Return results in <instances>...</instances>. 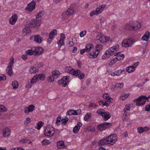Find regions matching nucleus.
<instances>
[{"instance_id":"obj_19","label":"nucleus","mask_w":150,"mask_h":150,"mask_svg":"<svg viewBox=\"0 0 150 150\" xmlns=\"http://www.w3.org/2000/svg\"><path fill=\"white\" fill-rule=\"evenodd\" d=\"M77 112V110H74L70 109L69 110L67 113V115H77L79 114Z\"/></svg>"},{"instance_id":"obj_7","label":"nucleus","mask_w":150,"mask_h":150,"mask_svg":"<svg viewBox=\"0 0 150 150\" xmlns=\"http://www.w3.org/2000/svg\"><path fill=\"white\" fill-rule=\"evenodd\" d=\"M41 23V20L36 18L35 19L31 20L29 26L31 27L39 26L40 25Z\"/></svg>"},{"instance_id":"obj_1","label":"nucleus","mask_w":150,"mask_h":150,"mask_svg":"<svg viewBox=\"0 0 150 150\" xmlns=\"http://www.w3.org/2000/svg\"><path fill=\"white\" fill-rule=\"evenodd\" d=\"M119 49V45H116L107 50L105 54L102 56V58L103 59H105L109 58L111 56L114 55L116 56V58L118 61L122 60L125 57L124 54L118 52L115 54V52L117 51Z\"/></svg>"},{"instance_id":"obj_13","label":"nucleus","mask_w":150,"mask_h":150,"mask_svg":"<svg viewBox=\"0 0 150 150\" xmlns=\"http://www.w3.org/2000/svg\"><path fill=\"white\" fill-rule=\"evenodd\" d=\"M34 52L36 54L38 55H39L42 54L44 52V49L41 47H34Z\"/></svg>"},{"instance_id":"obj_49","label":"nucleus","mask_w":150,"mask_h":150,"mask_svg":"<svg viewBox=\"0 0 150 150\" xmlns=\"http://www.w3.org/2000/svg\"><path fill=\"white\" fill-rule=\"evenodd\" d=\"M6 111V109L4 106L0 104V112H5Z\"/></svg>"},{"instance_id":"obj_61","label":"nucleus","mask_w":150,"mask_h":150,"mask_svg":"<svg viewBox=\"0 0 150 150\" xmlns=\"http://www.w3.org/2000/svg\"><path fill=\"white\" fill-rule=\"evenodd\" d=\"M137 131L139 133H141L144 132V131H143V127H138L137 128Z\"/></svg>"},{"instance_id":"obj_42","label":"nucleus","mask_w":150,"mask_h":150,"mask_svg":"<svg viewBox=\"0 0 150 150\" xmlns=\"http://www.w3.org/2000/svg\"><path fill=\"white\" fill-rule=\"evenodd\" d=\"M57 32V30L55 29L52 30L50 33L49 36L51 38H54V36L56 35Z\"/></svg>"},{"instance_id":"obj_64","label":"nucleus","mask_w":150,"mask_h":150,"mask_svg":"<svg viewBox=\"0 0 150 150\" xmlns=\"http://www.w3.org/2000/svg\"><path fill=\"white\" fill-rule=\"evenodd\" d=\"M72 69V68L71 67H67L65 68V71L67 72H69V71Z\"/></svg>"},{"instance_id":"obj_12","label":"nucleus","mask_w":150,"mask_h":150,"mask_svg":"<svg viewBox=\"0 0 150 150\" xmlns=\"http://www.w3.org/2000/svg\"><path fill=\"white\" fill-rule=\"evenodd\" d=\"M98 54V52H97L95 50L93 49L91 52L88 53L87 55L90 58L94 59L96 58Z\"/></svg>"},{"instance_id":"obj_43","label":"nucleus","mask_w":150,"mask_h":150,"mask_svg":"<svg viewBox=\"0 0 150 150\" xmlns=\"http://www.w3.org/2000/svg\"><path fill=\"white\" fill-rule=\"evenodd\" d=\"M122 71L118 70L116 71L114 73H112L111 74L112 76H114L115 75L119 76L122 73Z\"/></svg>"},{"instance_id":"obj_63","label":"nucleus","mask_w":150,"mask_h":150,"mask_svg":"<svg viewBox=\"0 0 150 150\" xmlns=\"http://www.w3.org/2000/svg\"><path fill=\"white\" fill-rule=\"evenodd\" d=\"M28 141L26 139H23L20 141V143L21 144H24L27 143Z\"/></svg>"},{"instance_id":"obj_3","label":"nucleus","mask_w":150,"mask_h":150,"mask_svg":"<svg viewBox=\"0 0 150 150\" xmlns=\"http://www.w3.org/2000/svg\"><path fill=\"white\" fill-rule=\"evenodd\" d=\"M146 101L150 102V95L147 97L145 96L141 95L134 100V102L136 103H140L141 102V103H145Z\"/></svg>"},{"instance_id":"obj_47","label":"nucleus","mask_w":150,"mask_h":150,"mask_svg":"<svg viewBox=\"0 0 150 150\" xmlns=\"http://www.w3.org/2000/svg\"><path fill=\"white\" fill-rule=\"evenodd\" d=\"M123 85L124 83H117L116 84L115 86L117 88H122Z\"/></svg>"},{"instance_id":"obj_29","label":"nucleus","mask_w":150,"mask_h":150,"mask_svg":"<svg viewBox=\"0 0 150 150\" xmlns=\"http://www.w3.org/2000/svg\"><path fill=\"white\" fill-rule=\"evenodd\" d=\"M135 70V67L134 66H129L126 69V71L130 73L133 72Z\"/></svg>"},{"instance_id":"obj_4","label":"nucleus","mask_w":150,"mask_h":150,"mask_svg":"<svg viewBox=\"0 0 150 150\" xmlns=\"http://www.w3.org/2000/svg\"><path fill=\"white\" fill-rule=\"evenodd\" d=\"M69 78L70 77L68 76L63 77L61 79L58 81L59 85L63 87H66L69 82Z\"/></svg>"},{"instance_id":"obj_30","label":"nucleus","mask_w":150,"mask_h":150,"mask_svg":"<svg viewBox=\"0 0 150 150\" xmlns=\"http://www.w3.org/2000/svg\"><path fill=\"white\" fill-rule=\"evenodd\" d=\"M109 38L110 39V38ZM98 40L100 41V42L101 43H104L105 41V42H107L109 40L108 38L107 37H104L102 35V36H101L100 38Z\"/></svg>"},{"instance_id":"obj_56","label":"nucleus","mask_w":150,"mask_h":150,"mask_svg":"<svg viewBox=\"0 0 150 150\" xmlns=\"http://www.w3.org/2000/svg\"><path fill=\"white\" fill-rule=\"evenodd\" d=\"M61 120H62L61 117H58L57 118V121L56 123L58 125H60V124Z\"/></svg>"},{"instance_id":"obj_22","label":"nucleus","mask_w":150,"mask_h":150,"mask_svg":"<svg viewBox=\"0 0 150 150\" xmlns=\"http://www.w3.org/2000/svg\"><path fill=\"white\" fill-rule=\"evenodd\" d=\"M106 6V4H103L100 6L96 8V10H97L99 14L100 13L103 11Z\"/></svg>"},{"instance_id":"obj_25","label":"nucleus","mask_w":150,"mask_h":150,"mask_svg":"<svg viewBox=\"0 0 150 150\" xmlns=\"http://www.w3.org/2000/svg\"><path fill=\"white\" fill-rule=\"evenodd\" d=\"M23 34L25 35H27L30 32V29L29 28L28 26L25 27L23 30Z\"/></svg>"},{"instance_id":"obj_16","label":"nucleus","mask_w":150,"mask_h":150,"mask_svg":"<svg viewBox=\"0 0 150 150\" xmlns=\"http://www.w3.org/2000/svg\"><path fill=\"white\" fill-rule=\"evenodd\" d=\"M10 130L8 127H5L3 130V134L4 137H8L10 134Z\"/></svg>"},{"instance_id":"obj_15","label":"nucleus","mask_w":150,"mask_h":150,"mask_svg":"<svg viewBox=\"0 0 150 150\" xmlns=\"http://www.w3.org/2000/svg\"><path fill=\"white\" fill-rule=\"evenodd\" d=\"M18 19L17 15L16 14L13 15L12 16L9 20L10 23L12 25H14Z\"/></svg>"},{"instance_id":"obj_31","label":"nucleus","mask_w":150,"mask_h":150,"mask_svg":"<svg viewBox=\"0 0 150 150\" xmlns=\"http://www.w3.org/2000/svg\"><path fill=\"white\" fill-rule=\"evenodd\" d=\"M35 75L37 76V77H38V80L40 79L41 80L43 81L45 79V76L44 74H37Z\"/></svg>"},{"instance_id":"obj_5","label":"nucleus","mask_w":150,"mask_h":150,"mask_svg":"<svg viewBox=\"0 0 150 150\" xmlns=\"http://www.w3.org/2000/svg\"><path fill=\"white\" fill-rule=\"evenodd\" d=\"M53 129H54L51 126L46 127L44 132V134L45 135L49 137L52 136L54 133Z\"/></svg>"},{"instance_id":"obj_52","label":"nucleus","mask_w":150,"mask_h":150,"mask_svg":"<svg viewBox=\"0 0 150 150\" xmlns=\"http://www.w3.org/2000/svg\"><path fill=\"white\" fill-rule=\"evenodd\" d=\"M33 85V83H31V81H30V82L28 81L26 85V88H30L32 87Z\"/></svg>"},{"instance_id":"obj_10","label":"nucleus","mask_w":150,"mask_h":150,"mask_svg":"<svg viewBox=\"0 0 150 150\" xmlns=\"http://www.w3.org/2000/svg\"><path fill=\"white\" fill-rule=\"evenodd\" d=\"M14 62L13 59L11 60V62L9 63V65H8L6 69V72L8 76H11L13 74V72L12 70V66Z\"/></svg>"},{"instance_id":"obj_54","label":"nucleus","mask_w":150,"mask_h":150,"mask_svg":"<svg viewBox=\"0 0 150 150\" xmlns=\"http://www.w3.org/2000/svg\"><path fill=\"white\" fill-rule=\"evenodd\" d=\"M49 141L46 139H43L42 142V144L43 145H47L49 144Z\"/></svg>"},{"instance_id":"obj_39","label":"nucleus","mask_w":150,"mask_h":150,"mask_svg":"<svg viewBox=\"0 0 150 150\" xmlns=\"http://www.w3.org/2000/svg\"><path fill=\"white\" fill-rule=\"evenodd\" d=\"M44 15V13L43 12H40L36 15V17L38 18L39 19L41 20V18Z\"/></svg>"},{"instance_id":"obj_8","label":"nucleus","mask_w":150,"mask_h":150,"mask_svg":"<svg viewBox=\"0 0 150 150\" xmlns=\"http://www.w3.org/2000/svg\"><path fill=\"white\" fill-rule=\"evenodd\" d=\"M111 125V123L105 122L104 123L99 125L97 127V128L99 131H102L109 128Z\"/></svg>"},{"instance_id":"obj_26","label":"nucleus","mask_w":150,"mask_h":150,"mask_svg":"<svg viewBox=\"0 0 150 150\" xmlns=\"http://www.w3.org/2000/svg\"><path fill=\"white\" fill-rule=\"evenodd\" d=\"M102 117H103L104 120L106 121L110 118L111 115L109 112H106Z\"/></svg>"},{"instance_id":"obj_45","label":"nucleus","mask_w":150,"mask_h":150,"mask_svg":"<svg viewBox=\"0 0 150 150\" xmlns=\"http://www.w3.org/2000/svg\"><path fill=\"white\" fill-rule=\"evenodd\" d=\"M64 40H59L58 44L59 45L58 47L59 49L61 48L62 46L64 45Z\"/></svg>"},{"instance_id":"obj_6","label":"nucleus","mask_w":150,"mask_h":150,"mask_svg":"<svg viewBox=\"0 0 150 150\" xmlns=\"http://www.w3.org/2000/svg\"><path fill=\"white\" fill-rule=\"evenodd\" d=\"M134 42L132 38H127L123 41L122 45L123 47H131Z\"/></svg>"},{"instance_id":"obj_58","label":"nucleus","mask_w":150,"mask_h":150,"mask_svg":"<svg viewBox=\"0 0 150 150\" xmlns=\"http://www.w3.org/2000/svg\"><path fill=\"white\" fill-rule=\"evenodd\" d=\"M145 111L149 112H150V105H146L144 108Z\"/></svg>"},{"instance_id":"obj_51","label":"nucleus","mask_w":150,"mask_h":150,"mask_svg":"<svg viewBox=\"0 0 150 150\" xmlns=\"http://www.w3.org/2000/svg\"><path fill=\"white\" fill-rule=\"evenodd\" d=\"M105 112L103 110H98L97 112L100 115L103 116L104 115Z\"/></svg>"},{"instance_id":"obj_2","label":"nucleus","mask_w":150,"mask_h":150,"mask_svg":"<svg viewBox=\"0 0 150 150\" xmlns=\"http://www.w3.org/2000/svg\"><path fill=\"white\" fill-rule=\"evenodd\" d=\"M117 138L116 134H113L100 140L99 142L98 145H112L117 141Z\"/></svg>"},{"instance_id":"obj_59","label":"nucleus","mask_w":150,"mask_h":150,"mask_svg":"<svg viewBox=\"0 0 150 150\" xmlns=\"http://www.w3.org/2000/svg\"><path fill=\"white\" fill-rule=\"evenodd\" d=\"M30 121V119L29 117H27L26 118L25 121L24 122V123L25 125H27L29 123Z\"/></svg>"},{"instance_id":"obj_48","label":"nucleus","mask_w":150,"mask_h":150,"mask_svg":"<svg viewBox=\"0 0 150 150\" xmlns=\"http://www.w3.org/2000/svg\"><path fill=\"white\" fill-rule=\"evenodd\" d=\"M55 77L52 75L49 76L47 78V80L50 82H52L54 80Z\"/></svg>"},{"instance_id":"obj_9","label":"nucleus","mask_w":150,"mask_h":150,"mask_svg":"<svg viewBox=\"0 0 150 150\" xmlns=\"http://www.w3.org/2000/svg\"><path fill=\"white\" fill-rule=\"evenodd\" d=\"M103 97L104 99L105 100V101L104 102L103 101H99V102L100 103L101 102L102 103H107V102H108L109 103L112 102L113 99L111 98L109 95L108 93H105L104 94L103 96Z\"/></svg>"},{"instance_id":"obj_40","label":"nucleus","mask_w":150,"mask_h":150,"mask_svg":"<svg viewBox=\"0 0 150 150\" xmlns=\"http://www.w3.org/2000/svg\"><path fill=\"white\" fill-rule=\"evenodd\" d=\"M129 94L130 93H128L126 94H125L123 95L120 96V99L122 100H125L129 96Z\"/></svg>"},{"instance_id":"obj_11","label":"nucleus","mask_w":150,"mask_h":150,"mask_svg":"<svg viewBox=\"0 0 150 150\" xmlns=\"http://www.w3.org/2000/svg\"><path fill=\"white\" fill-rule=\"evenodd\" d=\"M35 1L33 0L28 4V7L25 8L26 10L30 12L32 11L35 8Z\"/></svg>"},{"instance_id":"obj_62","label":"nucleus","mask_w":150,"mask_h":150,"mask_svg":"<svg viewBox=\"0 0 150 150\" xmlns=\"http://www.w3.org/2000/svg\"><path fill=\"white\" fill-rule=\"evenodd\" d=\"M102 34L100 33H98L97 35L96 38L97 40H99Z\"/></svg>"},{"instance_id":"obj_32","label":"nucleus","mask_w":150,"mask_h":150,"mask_svg":"<svg viewBox=\"0 0 150 150\" xmlns=\"http://www.w3.org/2000/svg\"><path fill=\"white\" fill-rule=\"evenodd\" d=\"M103 46L101 45H98L96 46L95 51L99 54L100 51L103 49Z\"/></svg>"},{"instance_id":"obj_41","label":"nucleus","mask_w":150,"mask_h":150,"mask_svg":"<svg viewBox=\"0 0 150 150\" xmlns=\"http://www.w3.org/2000/svg\"><path fill=\"white\" fill-rule=\"evenodd\" d=\"M37 76L36 75L34 76L31 80V83H33V84L38 82L39 80L38 79V77H37Z\"/></svg>"},{"instance_id":"obj_33","label":"nucleus","mask_w":150,"mask_h":150,"mask_svg":"<svg viewBox=\"0 0 150 150\" xmlns=\"http://www.w3.org/2000/svg\"><path fill=\"white\" fill-rule=\"evenodd\" d=\"M57 146L59 148H62L64 147V143L63 141H60L57 143Z\"/></svg>"},{"instance_id":"obj_21","label":"nucleus","mask_w":150,"mask_h":150,"mask_svg":"<svg viewBox=\"0 0 150 150\" xmlns=\"http://www.w3.org/2000/svg\"><path fill=\"white\" fill-rule=\"evenodd\" d=\"M93 48V45L91 43H89L86 45L85 49L87 52H88L91 50Z\"/></svg>"},{"instance_id":"obj_53","label":"nucleus","mask_w":150,"mask_h":150,"mask_svg":"<svg viewBox=\"0 0 150 150\" xmlns=\"http://www.w3.org/2000/svg\"><path fill=\"white\" fill-rule=\"evenodd\" d=\"M68 121V118L67 117H65L64 118L62 119V124L65 125Z\"/></svg>"},{"instance_id":"obj_14","label":"nucleus","mask_w":150,"mask_h":150,"mask_svg":"<svg viewBox=\"0 0 150 150\" xmlns=\"http://www.w3.org/2000/svg\"><path fill=\"white\" fill-rule=\"evenodd\" d=\"M35 108V106L33 105H29L28 107H25L24 108V113L28 114L30 112H32Z\"/></svg>"},{"instance_id":"obj_44","label":"nucleus","mask_w":150,"mask_h":150,"mask_svg":"<svg viewBox=\"0 0 150 150\" xmlns=\"http://www.w3.org/2000/svg\"><path fill=\"white\" fill-rule=\"evenodd\" d=\"M43 122L42 121H39L38 123L37 127H36L35 128L38 130H39L40 129L41 127L43 126Z\"/></svg>"},{"instance_id":"obj_17","label":"nucleus","mask_w":150,"mask_h":150,"mask_svg":"<svg viewBox=\"0 0 150 150\" xmlns=\"http://www.w3.org/2000/svg\"><path fill=\"white\" fill-rule=\"evenodd\" d=\"M132 25V30H136L140 28L141 26L140 23L138 22H137Z\"/></svg>"},{"instance_id":"obj_24","label":"nucleus","mask_w":150,"mask_h":150,"mask_svg":"<svg viewBox=\"0 0 150 150\" xmlns=\"http://www.w3.org/2000/svg\"><path fill=\"white\" fill-rule=\"evenodd\" d=\"M38 69L33 66L31 67L29 69V72L31 74L35 73L38 72Z\"/></svg>"},{"instance_id":"obj_34","label":"nucleus","mask_w":150,"mask_h":150,"mask_svg":"<svg viewBox=\"0 0 150 150\" xmlns=\"http://www.w3.org/2000/svg\"><path fill=\"white\" fill-rule=\"evenodd\" d=\"M52 75L54 76L55 78L58 77L60 75V73L57 70L53 71L52 72Z\"/></svg>"},{"instance_id":"obj_46","label":"nucleus","mask_w":150,"mask_h":150,"mask_svg":"<svg viewBox=\"0 0 150 150\" xmlns=\"http://www.w3.org/2000/svg\"><path fill=\"white\" fill-rule=\"evenodd\" d=\"M78 75L76 76H78V77L79 79H83L84 76V74L82 72H81L80 71V72L79 73H77Z\"/></svg>"},{"instance_id":"obj_60","label":"nucleus","mask_w":150,"mask_h":150,"mask_svg":"<svg viewBox=\"0 0 150 150\" xmlns=\"http://www.w3.org/2000/svg\"><path fill=\"white\" fill-rule=\"evenodd\" d=\"M86 30H84L83 31H81L80 34V35L81 37H82L84 36L86 34Z\"/></svg>"},{"instance_id":"obj_50","label":"nucleus","mask_w":150,"mask_h":150,"mask_svg":"<svg viewBox=\"0 0 150 150\" xmlns=\"http://www.w3.org/2000/svg\"><path fill=\"white\" fill-rule=\"evenodd\" d=\"M99 13L98 12L97 10L96 9V10L91 12L90 13V16L91 17L94 15H97Z\"/></svg>"},{"instance_id":"obj_57","label":"nucleus","mask_w":150,"mask_h":150,"mask_svg":"<svg viewBox=\"0 0 150 150\" xmlns=\"http://www.w3.org/2000/svg\"><path fill=\"white\" fill-rule=\"evenodd\" d=\"M130 104L126 105L125 106V107L124 109V112H125L126 110H129L130 109Z\"/></svg>"},{"instance_id":"obj_55","label":"nucleus","mask_w":150,"mask_h":150,"mask_svg":"<svg viewBox=\"0 0 150 150\" xmlns=\"http://www.w3.org/2000/svg\"><path fill=\"white\" fill-rule=\"evenodd\" d=\"M118 61L116 58L115 57V58L113 59L112 60H111L109 63V65H112L116 63L117 61Z\"/></svg>"},{"instance_id":"obj_27","label":"nucleus","mask_w":150,"mask_h":150,"mask_svg":"<svg viewBox=\"0 0 150 150\" xmlns=\"http://www.w3.org/2000/svg\"><path fill=\"white\" fill-rule=\"evenodd\" d=\"M74 13V10L72 8L69 7L66 12V14L67 16H71Z\"/></svg>"},{"instance_id":"obj_23","label":"nucleus","mask_w":150,"mask_h":150,"mask_svg":"<svg viewBox=\"0 0 150 150\" xmlns=\"http://www.w3.org/2000/svg\"><path fill=\"white\" fill-rule=\"evenodd\" d=\"M34 41L38 43H40L42 41V38L39 35H35Z\"/></svg>"},{"instance_id":"obj_28","label":"nucleus","mask_w":150,"mask_h":150,"mask_svg":"<svg viewBox=\"0 0 150 150\" xmlns=\"http://www.w3.org/2000/svg\"><path fill=\"white\" fill-rule=\"evenodd\" d=\"M71 70L69 71V73L71 74L72 75H73L74 76H77L78 74L77 73H79L80 72V70L77 69V71L75 70L74 69L72 68V69H71Z\"/></svg>"},{"instance_id":"obj_35","label":"nucleus","mask_w":150,"mask_h":150,"mask_svg":"<svg viewBox=\"0 0 150 150\" xmlns=\"http://www.w3.org/2000/svg\"><path fill=\"white\" fill-rule=\"evenodd\" d=\"M125 28L127 30H132V24H126L125 26Z\"/></svg>"},{"instance_id":"obj_20","label":"nucleus","mask_w":150,"mask_h":150,"mask_svg":"<svg viewBox=\"0 0 150 150\" xmlns=\"http://www.w3.org/2000/svg\"><path fill=\"white\" fill-rule=\"evenodd\" d=\"M150 36V33L149 31H146L145 34L142 37V39L144 41H147L149 39Z\"/></svg>"},{"instance_id":"obj_18","label":"nucleus","mask_w":150,"mask_h":150,"mask_svg":"<svg viewBox=\"0 0 150 150\" xmlns=\"http://www.w3.org/2000/svg\"><path fill=\"white\" fill-rule=\"evenodd\" d=\"M82 125V124L78 122L77 124L73 128V132L75 133H77L78 132L79 129H80V127Z\"/></svg>"},{"instance_id":"obj_36","label":"nucleus","mask_w":150,"mask_h":150,"mask_svg":"<svg viewBox=\"0 0 150 150\" xmlns=\"http://www.w3.org/2000/svg\"><path fill=\"white\" fill-rule=\"evenodd\" d=\"M12 85L13 89H16L18 87V83L17 81H15L12 83Z\"/></svg>"},{"instance_id":"obj_37","label":"nucleus","mask_w":150,"mask_h":150,"mask_svg":"<svg viewBox=\"0 0 150 150\" xmlns=\"http://www.w3.org/2000/svg\"><path fill=\"white\" fill-rule=\"evenodd\" d=\"M34 49L27 50L25 52V54L27 55H32L34 54Z\"/></svg>"},{"instance_id":"obj_38","label":"nucleus","mask_w":150,"mask_h":150,"mask_svg":"<svg viewBox=\"0 0 150 150\" xmlns=\"http://www.w3.org/2000/svg\"><path fill=\"white\" fill-rule=\"evenodd\" d=\"M91 114L90 113H87L85 116L84 120L85 121H89L90 119Z\"/></svg>"}]
</instances>
